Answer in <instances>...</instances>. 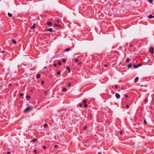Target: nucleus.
Instances as JSON below:
<instances>
[{
  "label": "nucleus",
  "mask_w": 154,
  "mask_h": 154,
  "mask_svg": "<svg viewBox=\"0 0 154 154\" xmlns=\"http://www.w3.org/2000/svg\"><path fill=\"white\" fill-rule=\"evenodd\" d=\"M33 108L32 107H27L26 109L24 110V112H28L29 111L31 110Z\"/></svg>",
  "instance_id": "f257e3e1"
},
{
  "label": "nucleus",
  "mask_w": 154,
  "mask_h": 154,
  "mask_svg": "<svg viewBox=\"0 0 154 154\" xmlns=\"http://www.w3.org/2000/svg\"><path fill=\"white\" fill-rule=\"evenodd\" d=\"M142 64L141 63H140L137 65L134 64L133 66V68H137L141 66Z\"/></svg>",
  "instance_id": "f03ea898"
},
{
  "label": "nucleus",
  "mask_w": 154,
  "mask_h": 154,
  "mask_svg": "<svg viewBox=\"0 0 154 154\" xmlns=\"http://www.w3.org/2000/svg\"><path fill=\"white\" fill-rule=\"evenodd\" d=\"M82 102L84 103V106L85 107H87L88 106V105L86 104L87 103V101L85 100H83L82 101Z\"/></svg>",
  "instance_id": "7ed1b4c3"
},
{
  "label": "nucleus",
  "mask_w": 154,
  "mask_h": 154,
  "mask_svg": "<svg viewBox=\"0 0 154 154\" xmlns=\"http://www.w3.org/2000/svg\"><path fill=\"white\" fill-rule=\"evenodd\" d=\"M149 52L151 54H153L154 53L153 48V47L150 48L149 50Z\"/></svg>",
  "instance_id": "20e7f679"
},
{
  "label": "nucleus",
  "mask_w": 154,
  "mask_h": 154,
  "mask_svg": "<svg viewBox=\"0 0 154 154\" xmlns=\"http://www.w3.org/2000/svg\"><path fill=\"white\" fill-rule=\"evenodd\" d=\"M116 97L117 99H119L120 97V95L118 93H116L115 94Z\"/></svg>",
  "instance_id": "39448f33"
},
{
  "label": "nucleus",
  "mask_w": 154,
  "mask_h": 154,
  "mask_svg": "<svg viewBox=\"0 0 154 154\" xmlns=\"http://www.w3.org/2000/svg\"><path fill=\"white\" fill-rule=\"evenodd\" d=\"M45 30L46 31H49L50 32H52L53 31V29L51 28H50L48 29H46Z\"/></svg>",
  "instance_id": "423d86ee"
},
{
  "label": "nucleus",
  "mask_w": 154,
  "mask_h": 154,
  "mask_svg": "<svg viewBox=\"0 0 154 154\" xmlns=\"http://www.w3.org/2000/svg\"><path fill=\"white\" fill-rule=\"evenodd\" d=\"M148 18L149 19H152V18H154V16L152 15L151 14L149 15L148 16Z\"/></svg>",
  "instance_id": "0eeeda50"
},
{
  "label": "nucleus",
  "mask_w": 154,
  "mask_h": 154,
  "mask_svg": "<svg viewBox=\"0 0 154 154\" xmlns=\"http://www.w3.org/2000/svg\"><path fill=\"white\" fill-rule=\"evenodd\" d=\"M35 23H34L33 25L31 27V29H34L35 27Z\"/></svg>",
  "instance_id": "6e6552de"
},
{
  "label": "nucleus",
  "mask_w": 154,
  "mask_h": 154,
  "mask_svg": "<svg viewBox=\"0 0 154 154\" xmlns=\"http://www.w3.org/2000/svg\"><path fill=\"white\" fill-rule=\"evenodd\" d=\"M70 50V48H67L65 49L64 50V52H68Z\"/></svg>",
  "instance_id": "1a4fd4ad"
},
{
  "label": "nucleus",
  "mask_w": 154,
  "mask_h": 154,
  "mask_svg": "<svg viewBox=\"0 0 154 154\" xmlns=\"http://www.w3.org/2000/svg\"><path fill=\"white\" fill-rule=\"evenodd\" d=\"M54 26L55 27H60L61 26L60 25H58L57 24H55L54 25Z\"/></svg>",
  "instance_id": "9d476101"
},
{
  "label": "nucleus",
  "mask_w": 154,
  "mask_h": 154,
  "mask_svg": "<svg viewBox=\"0 0 154 154\" xmlns=\"http://www.w3.org/2000/svg\"><path fill=\"white\" fill-rule=\"evenodd\" d=\"M66 69L67 70H68V71L69 73L70 72L71 70H70V68H69V67L67 66V67H66Z\"/></svg>",
  "instance_id": "9b49d317"
},
{
  "label": "nucleus",
  "mask_w": 154,
  "mask_h": 154,
  "mask_svg": "<svg viewBox=\"0 0 154 154\" xmlns=\"http://www.w3.org/2000/svg\"><path fill=\"white\" fill-rule=\"evenodd\" d=\"M47 24L48 26H51L52 25V23L50 22H47Z\"/></svg>",
  "instance_id": "f8f14e48"
},
{
  "label": "nucleus",
  "mask_w": 154,
  "mask_h": 154,
  "mask_svg": "<svg viewBox=\"0 0 154 154\" xmlns=\"http://www.w3.org/2000/svg\"><path fill=\"white\" fill-rule=\"evenodd\" d=\"M41 77V75L39 74H38L36 76V78L37 79H39Z\"/></svg>",
  "instance_id": "ddd939ff"
},
{
  "label": "nucleus",
  "mask_w": 154,
  "mask_h": 154,
  "mask_svg": "<svg viewBox=\"0 0 154 154\" xmlns=\"http://www.w3.org/2000/svg\"><path fill=\"white\" fill-rule=\"evenodd\" d=\"M132 66V64L131 63H130L128 66V67L129 68H131Z\"/></svg>",
  "instance_id": "4468645a"
},
{
  "label": "nucleus",
  "mask_w": 154,
  "mask_h": 154,
  "mask_svg": "<svg viewBox=\"0 0 154 154\" xmlns=\"http://www.w3.org/2000/svg\"><path fill=\"white\" fill-rule=\"evenodd\" d=\"M37 139H36L35 138V139H33V140H31L30 141V142H35V141H37Z\"/></svg>",
  "instance_id": "2eb2a0df"
},
{
  "label": "nucleus",
  "mask_w": 154,
  "mask_h": 154,
  "mask_svg": "<svg viewBox=\"0 0 154 154\" xmlns=\"http://www.w3.org/2000/svg\"><path fill=\"white\" fill-rule=\"evenodd\" d=\"M12 42L14 43V44H16V41L14 39H12Z\"/></svg>",
  "instance_id": "dca6fc26"
},
{
  "label": "nucleus",
  "mask_w": 154,
  "mask_h": 154,
  "mask_svg": "<svg viewBox=\"0 0 154 154\" xmlns=\"http://www.w3.org/2000/svg\"><path fill=\"white\" fill-rule=\"evenodd\" d=\"M66 90H67L66 88L64 87L63 88V89L62 90V91L66 92Z\"/></svg>",
  "instance_id": "f3484780"
},
{
  "label": "nucleus",
  "mask_w": 154,
  "mask_h": 154,
  "mask_svg": "<svg viewBox=\"0 0 154 154\" xmlns=\"http://www.w3.org/2000/svg\"><path fill=\"white\" fill-rule=\"evenodd\" d=\"M82 63L81 62H79L77 64L78 65L80 66L82 64Z\"/></svg>",
  "instance_id": "a211bd4d"
},
{
  "label": "nucleus",
  "mask_w": 154,
  "mask_h": 154,
  "mask_svg": "<svg viewBox=\"0 0 154 154\" xmlns=\"http://www.w3.org/2000/svg\"><path fill=\"white\" fill-rule=\"evenodd\" d=\"M30 96L29 95H27L26 97V99H29L30 98Z\"/></svg>",
  "instance_id": "6ab92c4d"
},
{
  "label": "nucleus",
  "mask_w": 154,
  "mask_h": 154,
  "mask_svg": "<svg viewBox=\"0 0 154 154\" xmlns=\"http://www.w3.org/2000/svg\"><path fill=\"white\" fill-rule=\"evenodd\" d=\"M82 104L81 103H79L78 105V106H80V107H82Z\"/></svg>",
  "instance_id": "aec40b11"
},
{
  "label": "nucleus",
  "mask_w": 154,
  "mask_h": 154,
  "mask_svg": "<svg viewBox=\"0 0 154 154\" xmlns=\"http://www.w3.org/2000/svg\"><path fill=\"white\" fill-rule=\"evenodd\" d=\"M8 16L10 17H11L12 16V15L10 13H8Z\"/></svg>",
  "instance_id": "412c9836"
},
{
  "label": "nucleus",
  "mask_w": 154,
  "mask_h": 154,
  "mask_svg": "<svg viewBox=\"0 0 154 154\" xmlns=\"http://www.w3.org/2000/svg\"><path fill=\"white\" fill-rule=\"evenodd\" d=\"M129 62V58H128L126 60V62L127 63H128Z\"/></svg>",
  "instance_id": "4be33fe9"
},
{
  "label": "nucleus",
  "mask_w": 154,
  "mask_h": 154,
  "mask_svg": "<svg viewBox=\"0 0 154 154\" xmlns=\"http://www.w3.org/2000/svg\"><path fill=\"white\" fill-rule=\"evenodd\" d=\"M48 126V124L46 123H45L44 124V125L43 126V127L44 128H45L47 126Z\"/></svg>",
  "instance_id": "5701e85b"
},
{
  "label": "nucleus",
  "mask_w": 154,
  "mask_h": 154,
  "mask_svg": "<svg viewBox=\"0 0 154 154\" xmlns=\"http://www.w3.org/2000/svg\"><path fill=\"white\" fill-rule=\"evenodd\" d=\"M138 79H139V78L138 77H136L135 78L134 80L135 81L137 82L138 80Z\"/></svg>",
  "instance_id": "b1692460"
},
{
  "label": "nucleus",
  "mask_w": 154,
  "mask_h": 154,
  "mask_svg": "<svg viewBox=\"0 0 154 154\" xmlns=\"http://www.w3.org/2000/svg\"><path fill=\"white\" fill-rule=\"evenodd\" d=\"M45 91V92H44V94L46 96H47V92H48V91Z\"/></svg>",
  "instance_id": "393cba45"
},
{
  "label": "nucleus",
  "mask_w": 154,
  "mask_h": 154,
  "mask_svg": "<svg viewBox=\"0 0 154 154\" xmlns=\"http://www.w3.org/2000/svg\"><path fill=\"white\" fill-rule=\"evenodd\" d=\"M79 61V60L78 59H75V62H77Z\"/></svg>",
  "instance_id": "a878e982"
},
{
  "label": "nucleus",
  "mask_w": 154,
  "mask_h": 154,
  "mask_svg": "<svg viewBox=\"0 0 154 154\" xmlns=\"http://www.w3.org/2000/svg\"><path fill=\"white\" fill-rule=\"evenodd\" d=\"M57 75H60V71L58 72L57 73Z\"/></svg>",
  "instance_id": "bb28decb"
},
{
  "label": "nucleus",
  "mask_w": 154,
  "mask_h": 154,
  "mask_svg": "<svg viewBox=\"0 0 154 154\" xmlns=\"http://www.w3.org/2000/svg\"><path fill=\"white\" fill-rule=\"evenodd\" d=\"M23 94L22 93H20V97H22V96H23Z\"/></svg>",
  "instance_id": "cd10ccee"
},
{
  "label": "nucleus",
  "mask_w": 154,
  "mask_h": 154,
  "mask_svg": "<svg viewBox=\"0 0 154 154\" xmlns=\"http://www.w3.org/2000/svg\"><path fill=\"white\" fill-rule=\"evenodd\" d=\"M43 148L44 149H46V147L45 146H43Z\"/></svg>",
  "instance_id": "c85d7f7f"
},
{
  "label": "nucleus",
  "mask_w": 154,
  "mask_h": 154,
  "mask_svg": "<svg viewBox=\"0 0 154 154\" xmlns=\"http://www.w3.org/2000/svg\"><path fill=\"white\" fill-rule=\"evenodd\" d=\"M58 64L59 65H61V62L60 61H59L58 62Z\"/></svg>",
  "instance_id": "c756f323"
},
{
  "label": "nucleus",
  "mask_w": 154,
  "mask_h": 154,
  "mask_svg": "<svg viewBox=\"0 0 154 154\" xmlns=\"http://www.w3.org/2000/svg\"><path fill=\"white\" fill-rule=\"evenodd\" d=\"M53 65H54V66L55 67H56L57 66V64L56 63H54L53 64Z\"/></svg>",
  "instance_id": "7c9ffc66"
},
{
  "label": "nucleus",
  "mask_w": 154,
  "mask_h": 154,
  "mask_svg": "<svg viewBox=\"0 0 154 154\" xmlns=\"http://www.w3.org/2000/svg\"><path fill=\"white\" fill-rule=\"evenodd\" d=\"M143 123H144L145 124H146V120H145V119L144 120Z\"/></svg>",
  "instance_id": "2f4dec72"
},
{
  "label": "nucleus",
  "mask_w": 154,
  "mask_h": 154,
  "mask_svg": "<svg viewBox=\"0 0 154 154\" xmlns=\"http://www.w3.org/2000/svg\"><path fill=\"white\" fill-rule=\"evenodd\" d=\"M66 61V60L65 59H63L62 60V62H65Z\"/></svg>",
  "instance_id": "473e14b6"
},
{
  "label": "nucleus",
  "mask_w": 154,
  "mask_h": 154,
  "mask_svg": "<svg viewBox=\"0 0 154 154\" xmlns=\"http://www.w3.org/2000/svg\"><path fill=\"white\" fill-rule=\"evenodd\" d=\"M44 83V81H42L41 82V84L42 85H43Z\"/></svg>",
  "instance_id": "72a5a7b5"
},
{
  "label": "nucleus",
  "mask_w": 154,
  "mask_h": 154,
  "mask_svg": "<svg viewBox=\"0 0 154 154\" xmlns=\"http://www.w3.org/2000/svg\"><path fill=\"white\" fill-rule=\"evenodd\" d=\"M147 100H148L147 99V98H146L144 100V101L145 102H146V103L147 102Z\"/></svg>",
  "instance_id": "f704fd0d"
},
{
  "label": "nucleus",
  "mask_w": 154,
  "mask_h": 154,
  "mask_svg": "<svg viewBox=\"0 0 154 154\" xmlns=\"http://www.w3.org/2000/svg\"><path fill=\"white\" fill-rule=\"evenodd\" d=\"M119 133H120V134L122 135V131H119Z\"/></svg>",
  "instance_id": "c9c22d12"
},
{
  "label": "nucleus",
  "mask_w": 154,
  "mask_h": 154,
  "mask_svg": "<svg viewBox=\"0 0 154 154\" xmlns=\"http://www.w3.org/2000/svg\"><path fill=\"white\" fill-rule=\"evenodd\" d=\"M34 151L35 152L36 154H37V151L36 149H34Z\"/></svg>",
  "instance_id": "e433bc0d"
},
{
  "label": "nucleus",
  "mask_w": 154,
  "mask_h": 154,
  "mask_svg": "<svg viewBox=\"0 0 154 154\" xmlns=\"http://www.w3.org/2000/svg\"><path fill=\"white\" fill-rule=\"evenodd\" d=\"M126 107H127V108H128H128H129V105H126Z\"/></svg>",
  "instance_id": "4c0bfd02"
},
{
  "label": "nucleus",
  "mask_w": 154,
  "mask_h": 154,
  "mask_svg": "<svg viewBox=\"0 0 154 154\" xmlns=\"http://www.w3.org/2000/svg\"><path fill=\"white\" fill-rule=\"evenodd\" d=\"M87 128V126H85L83 128V130H85Z\"/></svg>",
  "instance_id": "58836bf2"
},
{
  "label": "nucleus",
  "mask_w": 154,
  "mask_h": 154,
  "mask_svg": "<svg viewBox=\"0 0 154 154\" xmlns=\"http://www.w3.org/2000/svg\"><path fill=\"white\" fill-rule=\"evenodd\" d=\"M130 47H131V48H132L133 46L132 45V44H130Z\"/></svg>",
  "instance_id": "ea45409f"
},
{
  "label": "nucleus",
  "mask_w": 154,
  "mask_h": 154,
  "mask_svg": "<svg viewBox=\"0 0 154 154\" xmlns=\"http://www.w3.org/2000/svg\"><path fill=\"white\" fill-rule=\"evenodd\" d=\"M57 147V145H55L54 146V148H56Z\"/></svg>",
  "instance_id": "a19ab883"
},
{
  "label": "nucleus",
  "mask_w": 154,
  "mask_h": 154,
  "mask_svg": "<svg viewBox=\"0 0 154 154\" xmlns=\"http://www.w3.org/2000/svg\"><path fill=\"white\" fill-rule=\"evenodd\" d=\"M125 97H128V95H127V94H125Z\"/></svg>",
  "instance_id": "79ce46f5"
},
{
  "label": "nucleus",
  "mask_w": 154,
  "mask_h": 154,
  "mask_svg": "<svg viewBox=\"0 0 154 154\" xmlns=\"http://www.w3.org/2000/svg\"><path fill=\"white\" fill-rule=\"evenodd\" d=\"M149 1L150 3H152V0H149Z\"/></svg>",
  "instance_id": "37998d69"
},
{
  "label": "nucleus",
  "mask_w": 154,
  "mask_h": 154,
  "mask_svg": "<svg viewBox=\"0 0 154 154\" xmlns=\"http://www.w3.org/2000/svg\"><path fill=\"white\" fill-rule=\"evenodd\" d=\"M11 153L10 152H9V151H8L7 152V154H10Z\"/></svg>",
  "instance_id": "c03bdc74"
},
{
  "label": "nucleus",
  "mask_w": 154,
  "mask_h": 154,
  "mask_svg": "<svg viewBox=\"0 0 154 154\" xmlns=\"http://www.w3.org/2000/svg\"><path fill=\"white\" fill-rule=\"evenodd\" d=\"M5 52V51H2V53L3 54V53H4Z\"/></svg>",
  "instance_id": "a18cd8bd"
},
{
  "label": "nucleus",
  "mask_w": 154,
  "mask_h": 154,
  "mask_svg": "<svg viewBox=\"0 0 154 154\" xmlns=\"http://www.w3.org/2000/svg\"><path fill=\"white\" fill-rule=\"evenodd\" d=\"M98 154H102V153L100 152H98Z\"/></svg>",
  "instance_id": "49530a36"
},
{
  "label": "nucleus",
  "mask_w": 154,
  "mask_h": 154,
  "mask_svg": "<svg viewBox=\"0 0 154 154\" xmlns=\"http://www.w3.org/2000/svg\"><path fill=\"white\" fill-rule=\"evenodd\" d=\"M70 85H71V83H69V84H68V86H70Z\"/></svg>",
  "instance_id": "de8ad7c7"
},
{
  "label": "nucleus",
  "mask_w": 154,
  "mask_h": 154,
  "mask_svg": "<svg viewBox=\"0 0 154 154\" xmlns=\"http://www.w3.org/2000/svg\"><path fill=\"white\" fill-rule=\"evenodd\" d=\"M116 88H118V86L117 85H116Z\"/></svg>",
  "instance_id": "09e8293b"
},
{
  "label": "nucleus",
  "mask_w": 154,
  "mask_h": 154,
  "mask_svg": "<svg viewBox=\"0 0 154 154\" xmlns=\"http://www.w3.org/2000/svg\"><path fill=\"white\" fill-rule=\"evenodd\" d=\"M57 22H59V20H57Z\"/></svg>",
  "instance_id": "8fccbe9b"
},
{
  "label": "nucleus",
  "mask_w": 154,
  "mask_h": 154,
  "mask_svg": "<svg viewBox=\"0 0 154 154\" xmlns=\"http://www.w3.org/2000/svg\"><path fill=\"white\" fill-rule=\"evenodd\" d=\"M104 66H105L106 67L107 66V65H105Z\"/></svg>",
  "instance_id": "3c124183"
}]
</instances>
